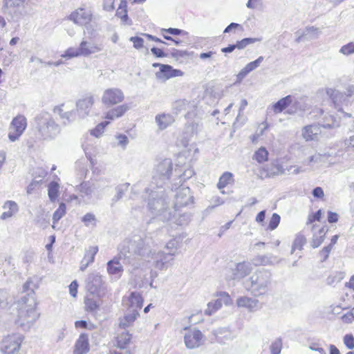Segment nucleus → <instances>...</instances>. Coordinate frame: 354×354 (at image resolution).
I'll list each match as a JSON object with an SVG mask.
<instances>
[{"instance_id": "1", "label": "nucleus", "mask_w": 354, "mask_h": 354, "mask_svg": "<svg viewBox=\"0 0 354 354\" xmlns=\"http://www.w3.org/2000/svg\"><path fill=\"white\" fill-rule=\"evenodd\" d=\"M151 252L149 246V239L146 241L138 235L133 236L131 239L125 240L119 246L118 257H114L107 263V272L110 274L121 276L123 272V264L128 265V271L131 274V279L134 280L136 286L141 288L143 282H139L145 277V268L147 267L145 256Z\"/></svg>"}, {"instance_id": "2", "label": "nucleus", "mask_w": 354, "mask_h": 354, "mask_svg": "<svg viewBox=\"0 0 354 354\" xmlns=\"http://www.w3.org/2000/svg\"><path fill=\"white\" fill-rule=\"evenodd\" d=\"M172 161L165 158L160 162L156 169L149 187L145 189L149 193L148 208L152 214L161 216L164 221L175 218V214L168 207V203L165 196V186L172 173Z\"/></svg>"}, {"instance_id": "3", "label": "nucleus", "mask_w": 354, "mask_h": 354, "mask_svg": "<svg viewBox=\"0 0 354 354\" xmlns=\"http://www.w3.org/2000/svg\"><path fill=\"white\" fill-rule=\"evenodd\" d=\"M32 283L30 281H26L24 286V290H31V292L21 297L18 301V314L16 324L22 328L23 330H28L39 317L37 312L35 292L33 288L30 287Z\"/></svg>"}, {"instance_id": "4", "label": "nucleus", "mask_w": 354, "mask_h": 354, "mask_svg": "<svg viewBox=\"0 0 354 354\" xmlns=\"http://www.w3.org/2000/svg\"><path fill=\"white\" fill-rule=\"evenodd\" d=\"M272 274L266 269L257 270L252 276L243 282L245 289L254 297L265 295L271 284Z\"/></svg>"}, {"instance_id": "5", "label": "nucleus", "mask_w": 354, "mask_h": 354, "mask_svg": "<svg viewBox=\"0 0 354 354\" xmlns=\"http://www.w3.org/2000/svg\"><path fill=\"white\" fill-rule=\"evenodd\" d=\"M35 127L44 140L54 139L61 132L60 126L48 113H41L35 118Z\"/></svg>"}, {"instance_id": "6", "label": "nucleus", "mask_w": 354, "mask_h": 354, "mask_svg": "<svg viewBox=\"0 0 354 354\" xmlns=\"http://www.w3.org/2000/svg\"><path fill=\"white\" fill-rule=\"evenodd\" d=\"M147 238L149 239V246L151 250V252H150L148 256L145 257V261H149L150 259H153L154 261L155 266L157 268L160 270L164 269L166 263L172 260V257L175 254L177 249V242L175 240L169 241L167 244L166 248L170 250L167 253H165L161 251L156 252L155 249L152 248V245H153L154 242L151 236L145 235L144 238L142 237L144 241H146Z\"/></svg>"}, {"instance_id": "7", "label": "nucleus", "mask_w": 354, "mask_h": 354, "mask_svg": "<svg viewBox=\"0 0 354 354\" xmlns=\"http://www.w3.org/2000/svg\"><path fill=\"white\" fill-rule=\"evenodd\" d=\"M26 0H3L2 12L8 16L10 20L18 22L26 15L27 10L25 7Z\"/></svg>"}, {"instance_id": "8", "label": "nucleus", "mask_w": 354, "mask_h": 354, "mask_svg": "<svg viewBox=\"0 0 354 354\" xmlns=\"http://www.w3.org/2000/svg\"><path fill=\"white\" fill-rule=\"evenodd\" d=\"M24 338L19 333L6 336L0 342V351L3 354H15L19 351Z\"/></svg>"}, {"instance_id": "9", "label": "nucleus", "mask_w": 354, "mask_h": 354, "mask_svg": "<svg viewBox=\"0 0 354 354\" xmlns=\"http://www.w3.org/2000/svg\"><path fill=\"white\" fill-rule=\"evenodd\" d=\"M335 106L340 111L342 106H348L354 100V90H327Z\"/></svg>"}, {"instance_id": "10", "label": "nucleus", "mask_w": 354, "mask_h": 354, "mask_svg": "<svg viewBox=\"0 0 354 354\" xmlns=\"http://www.w3.org/2000/svg\"><path fill=\"white\" fill-rule=\"evenodd\" d=\"M27 127L26 118L22 115L14 118L9 126L8 138L11 142H15L23 134Z\"/></svg>"}, {"instance_id": "11", "label": "nucleus", "mask_w": 354, "mask_h": 354, "mask_svg": "<svg viewBox=\"0 0 354 354\" xmlns=\"http://www.w3.org/2000/svg\"><path fill=\"white\" fill-rule=\"evenodd\" d=\"M194 203V197L191 194L190 189L188 187H182L178 189L175 196V202L174 205V214L175 216L179 208L192 205Z\"/></svg>"}, {"instance_id": "12", "label": "nucleus", "mask_w": 354, "mask_h": 354, "mask_svg": "<svg viewBox=\"0 0 354 354\" xmlns=\"http://www.w3.org/2000/svg\"><path fill=\"white\" fill-rule=\"evenodd\" d=\"M252 271V267L248 262H241L236 263L234 268L229 270L226 274V279L239 281L248 276Z\"/></svg>"}, {"instance_id": "13", "label": "nucleus", "mask_w": 354, "mask_h": 354, "mask_svg": "<svg viewBox=\"0 0 354 354\" xmlns=\"http://www.w3.org/2000/svg\"><path fill=\"white\" fill-rule=\"evenodd\" d=\"M205 336L198 329L189 330L184 336V342L186 347L194 349L201 346L205 342Z\"/></svg>"}, {"instance_id": "14", "label": "nucleus", "mask_w": 354, "mask_h": 354, "mask_svg": "<svg viewBox=\"0 0 354 354\" xmlns=\"http://www.w3.org/2000/svg\"><path fill=\"white\" fill-rule=\"evenodd\" d=\"M122 302L128 310H136L138 312L142 307L143 299L139 292H131L128 297L123 298Z\"/></svg>"}, {"instance_id": "15", "label": "nucleus", "mask_w": 354, "mask_h": 354, "mask_svg": "<svg viewBox=\"0 0 354 354\" xmlns=\"http://www.w3.org/2000/svg\"><path fill=\"white\" fill-rule=\"evenodd\" d=\"M124 99V95L121 90H105L102 100L108 106L120 102Z\"/></svg>"}, {"instance_id": "16", "label": "nucleus", "mask_w": 354, "mask_h": 354, "mask_svg": "<svg viewBox=\"0 0 354 354\" xmlns=\"http://www.w3.org/2000/svg\"><path fill=\"white\" fill-rule=\"evenodd\" d=\"M88 55V45L86 41H82L78 48H68L61 57L71 59L79 56H86Z\"/></svg>"}, {"instance_id": "17", "label": "nucleus", "mask_w": 354, "mask_h": 354, "mask_svg": "<svg viewBox=\"0 0 354 354\" xmlns=\"http://www.w3.org/2000/svg\"><path fill=\"white\" fill-rule=\"evenodd\" d=\"M312 231L313 232V237L310 242V245L313 248H317L324 242L328 229L324 226L319 227L314 225L312 227Z\"/></svg>"}, {"instance_id": "18", "label": "nucleus", "mask_w": 354, "mask_h": 354, "mask_svg": "<svg viewBox=\"0 0 354 354\" xmlns=\"http://www.w3.org/2000/svg\"><path fill=\"white\" fill-rule=\"evenodd\" d=\"M183 72L178 69L174 68L169 64L161 65V68L156 73L158 79H169L171 77L181 76Z\"/></svg>"}, {"instance_id": "19", "label": "nucleus", "mask_w": 354, "mask_h": 354, "mask_svg": "<svg viewBox=\"0 0 354 354\" xmlns=\"http://www.w3.org/2000/svg\"><path fill=\"white\" fill-rule=\"evenodd\" d=\"M69 19L76 24L84 26L87 29V24H88V12L83 8L77 9L76 11L71 13Z\"/></svg>"}, {"instance_id": "20", "label": "nucleus", "mask_w": 354, "mask_h": 354, "mask_svg": "<svg viewBox=\"0 0 354 354\" xmlns=\"http://www.w3.org/2000/svg\"><path fill=\"white\" fill-rule=\"evenodd\" d=\"M83 150L86 155V158L80 159L76 162L75 167L77 172V176L80 180L85 178L87 174V160H88V145L86 142H83L82 145Z\"/></svg>"}, {"instance_id": "21", "label": "nucleus", "mask_w": 354, "mask_h": 354, "mask_svg": "<svg viewBox=\"0 0 354 354\" xmlns=\"http://www.w3.org/2000/svg\"><path fill=\"white\" fill-rule=\"evenodd\" d=\"M88 352V337L86 333H82L75 342L73 354H86Z\"/></svg>"}, {"instance_id": "22", "label": "nucleus", "mask_w": 354, "mask_h": 354, "mask_svg": "<svg viewBox=\"0 0 354 354\" xmlns=\"http://www.w3.org/2000/svg\"><path fill=\"white\" fill-rule=\"evenodd\" d=\"M189 104L192 106L193 105L194 108H187V110L185 111V118L188 120H193L194 118L201 119L204 112L201 110V106L198 105V102L195 100H192L189 101Z\"/></svg>"}, {"instance_id": "23", "label": "nucleus", "mask_w": 354, "mask_h": 354, "mask_svg": "<svg viewBox=\"0 0 354 354\" xmlns=\"http://www.w3.org/2000/svg\"><path fill=\"white\" fill-rule=\"evenodd\" d=\"M259 301L257 299L249 297H241L237 299L236 304L239 307L245 308L250 311H254L258 309Z\"/></svg>"}, {"instance_id": "24", "label": "nucleus", "mask_w": 354, "mask_h": 354, "mask_svg": "<svg viewBox=\"0 0 354 354\" xmlns=\"http://www.w3.org/2000/svg\"><path fill=\"white\" fill-rule=\"evenodd\" d=\"M263 56H260L256 60L246 64L236 75V81H241L248 73L258 68L263 61Z\"/></svg>"}, {"instance_id": "25", "label": "nucleus", "mask_w": 354, "mask_h": 354, "mask_svg": "<svg viewBox=\"0 0 354 354\" xmlns=\"http://www.w3.org/2000/svg\"><path fill=\"white\" fill-rule=\"evenodd\" d=\"M14 304V297L6 288H0V310H8Z\"/></svg>"}, {"instance_id": "26", "label": "nucleus", "mask_w": 354, "mask_h": 354, "mask_svg": "<svg viewBox=\"0 0 354 354\" xmlns=\"http://www.w3.org/2000/svg\"><path fill=\"white\" fill-rule=\"evenodd\" d=\"M321 133L320 127L315 124L306 126L302 130V136L306 141L314 140Z\"/></svg>"}, {"instance_id": "27", "label": "nucleus", "mask_w": 354, "mask_h": 354, "mask_svg": "<svg viewBox=\"0 0 354 354\" xmlns=\"http://www.w3.org/2000/svg\"><path fill=\"white\" fill-rule=\"evenodd\" d=\"M103 281L102 277L98 274H93L92 280L90 281V294L100 295V292L103 290Z\"/></svg>"}, {"instance_id": "28", "label": "nucleus", "mask_w": 354, "mask_h": 354, "mask_svg": "<svg viewBox=\"0 0 354 354\" xmlns=\"http://www.w3.org/2000/svg\"><path fill=\"white\" fill-rule=\"evenodd\" d=\"M3 208L6 209V211L3 212L1 215L0 218L2 220H6L7 218L12 217L19 211L18 205L15 202L12 201H6L4 203Z\"/></svg>"}, {"instance_id": "29", "label": "nucleus", "mask_w": 354, "mask_h": 354, "mask_svg": "<svg viewBox=\"0 0 354 354\" xmlns=\"http://www.w3.org/2000/svg\"><path fill=\"white\" fill-rule=\"evenodd\" d=\"M159 129H165L174 122L173 116L169 113L158 114L155 118Z\"/></svg>"}, {"instance_id": "30", "label": "nucleus", "mask_w": 354, "mask_h": 354, "mask_svg": "<svg viewBox=\"0 0 354 354\" xmlns=\"http://www.w3.org/2000/svg\"><path fill=\"white\" fill-rule=\"evenodd\" d=\"M122 331L115 337V345L120 349L127 348V346L130 343L131 339V335L125 330V329H121Z\"/></svg>"}, {"instance_id": "31", "label": "nucleus", "mask_w": 354, "mask_h": 354, "mask_svg": "<svg viewBox=\"0 0 354 354\" xmlns=\"http://www.w3.org/2000/svg\"><path fill=\"white\" fill-rule=\"evenodd\" d=\"M285 173L283 167L280 165H273L270 167H266L261 171V175L266 178H270L275 176L283 174Z\"/></svg>"}, {"instance_id": "32", "label": "nucleus", "mask_w": 354, "mask_h": 354, "mask_svg": "<svg viewBox=\"0 0 354 354\" xmlns=\"http://www.w3.org/2000/svg\"><path fill=\"white\" fill-rule=\"evenodd\" d=\"M64 104L57 106L54 108L53 111L55 113L59 115L60 118L63 120L64 124H67L71 123V122L75 120L76 112L74 111H66L63 112L62 107L64 106Z\"/></svg>"}, {"instance_id": "33", "label": "nucleus", "mask_w": 354, "mask_h": 354, "mask_svg": "<svg viewBox=\"0 0 354 354\" xmlns=\"http://www.w3.org/2000/svg\"><path fill=\"white\" fill-rule=\"evenodd\" d=\"M295 97L290 95L283 97L273 105L274 111L275 113H281L292 102H295Z\"/></svg>"}, {"instance_id": "34", "label": "nucleus", "mask_w": 354, "mask_h": 354, "mask_svg": "<svg viewBox=\"0 0 354 354\" xmlns=\"http://www.w3.org/2000/svg\"><path fill=\"white\" fill-rule=\"evenodd\" d=\"M138 315L139 313L137 312L136 310H128V313L124 315V318L120 320V328L125 329L134 322Z\"/></svg>"}, {"instance_id": "35", "label": "nucleus", "mask_w": 354, "mask_h": 354, "mask_svg": "<svg viewBox=\"0 0 354 354\" xmlns=\"http://www.w3.org/2000/svg\"><path fill=\"white\" fill-rule=\"evenodd\" d=\"M129 109L127 105L123 104L118 106L110 111H109L105 115V118L107 120H113L115 118H120L124 113Z\"/></svg>"}, {"instance_id": "36", "label": "nucleus", "mask_w": 354, "mask_h": 354, "mask_svg": "<svg viewBox=\"0 0 354 354\" xmlns=\"http://www.w3.org/2000/svg\"><path fill=\"white\" fill-rule=\"evenodd\" d=\"M194 108V106L189 104V101L187 100H178L175 101L172 104V113L174 114L178 115L179 113H183L187 110V108Z\"/></svg>"}, {"instance_id": "37", "label": "nucleus", "mask_w": 354, "mask_h": 354, "mask_svg": "<svg viewBox=\"0 0 354 354\" xmlns=\"http://www.w3.org/2000/svg\"><path fill=\"white\" fill-rule=\"evenodd\" d=\"M214 335L219 342H224L225 340L231 339L232 338V333L227 327L219 328L213 331Z\"/></svg>"}, {"instance_id": "38", "label": "nucleus", "mask_w": 354, "mask_h": 354, "mask_svg": "<svg viewBox=\"0 0 354 354\" xmlns=\"http://www.w3.org/2000/svg\"><path fill=\"white\" fill-rule=\"evenodd\" d=\"M275 257L272 255H259L252 259V263L256 266H268L274 264Z\"/></svg>"}, {"instance_id": "39", "label": "nucleus", "mask_w": 354, "mask_h": 354, "mask_svg": "<svg viewBox=\"0 0 354 354\" xmlns=\"http://www.w3.org/2000/svg\"><path fill=\"white\" fill-rule=\"evenodd\" d=\"M77 111L76 113L81 118H84L88 115L87 108L88 107V100L83 99L80 100L76 103Z\"/></svg>"}, {"instance_id": "40", "label": "nucleus", "mask_w": 354, "mask_h": 354, "mask_svg": "<svg viewBox=\"0 0 354 354\" xmlns=\"http://www.w3.org/2000/svg\"><path fill=\"white\" fill-rule=\"evenodd\" d=\"M233 175L232 173L226 171L224 172L219 178L217 187L219 189L225 187L227 185L233 183Z\"/></svg>"}, {"instance_id": "41", "label": "nucleus", "mask_w": 354, "mask_h": 354, "mask_svg": "<svg viewBox=\"0 0 354 354\" xmlns=\"http://www.w3.org/2000/svg\"><path fill=\"white\" fill-rule=\"evenodd\" d=\"M268 158V151L264 147H261L258 150H257L252 156V159L260 164L267 161Z\"/></svg>"}, {"instance_id": "42", "label": "nucleus", "mask_w": 354, "mask_h": 354, "mask_svg": "<svg viewBox=\"0 0 354 354\" xmlns=\"http://www.w3.org/2000/svg\"><path fill=\"white\" fill-rule=\"evenodd\" d=\"M222 307L221 299H216L214 301L209 302L207 308L205 310V314L212 315Z\"/></svg>"}, {"instance_id": "43", "label": "nucleus", "mask_w": 354, "mask_h": 354, "mask_svg": "<svg viewBox=\"0 0 354 354\" xmlns=\"http://www.w3.org/2000/svg\"><path fill=\"white\" fill-rule=\"evenodd\" d=\"M324 128H335L339 126V122L333 115L326 116L321 124Z\"/></svg>"}, {"instance_id": "44", "label": "nucleus", "mask_w": 354, "mask_h": 354, "mask_svg": "<svg viewBox=\"0 0 354 354\" xmlns=\"http://www.w3.org/2000/svg\"><path fill=\"white\" fill-rule=\"evenodd\" d=\"M48 194L50 201H55L59 194V185L56 182H51L48 188Z\"/></svg>"}, {"instance_id": "45", "label": "nucleus", "mask_w": 354, "mask_h": 354, "mask_svg": "<svg viewBox=\"0 0 354 354\" xmlns=\"http://www.w3.org/2000/svg\"><path fill=\"white\" fill-rule=\"evenodd\" d=\"M201 125H202L201 123L198 120L192 122V123H190L189 124H187L186 125V131H187V133H189V135H187L186 136V138L189 139L190 137L193 136L194 134L197 133L198 131H199Z\"/></svg>"}, {"instance_id": "46", "label": "nucleus", "mask_w": 354, "mask_h": 354, "mask_svg": "<svg viewBox=\"0 0 354 354\" xmlns=\"http://www.w3.org/2000/svg\"><path fill=\"white\" fill-rule=\"evenodd\" d=\"M109 121H104L98 124L93 130L90 131V135L95 138H100L104 132L105 127L109 124Z\"/></svg>"}, {"instance_id": "47", "label": "nucleus", "mask_w": 354, "mask_h": 354, "mask_svg": "<svg viewBox=\"0 0 354 354\" xmlns=\"http://www.w3.org/2000/svg\"><path fill=\"white\" fill-rule=\"evenodd\" d=\"M261 41V38L246 37L240 41H237L236 43V45L237 49L242 50V49H244L246 46H248L250 44H252L257 41Z\"/></svg>"}, {"instance_id": "48", "label": "nucleus", "mask_w": 354, "mask_h": 354, "mask_svg": "<svg viewBox=\"0 0 354 354\" xmlns=\"http://www.w3.org/2000/svg\"><path fill=\"white\" fill-rule=\"evenodd\" d=\"M66 214V205L61 203L53 215V223H57Z\"/></svg>"}, {"instance_id": "49", "label": "nucleus", "mask_w": 354, "mask_h": 354, "mask_svg": "<svg viewBox=\"0 0 354 354\" xmlns=\"http://www.w3.org/2000/svg\"><path fill=\"white\" fill-rule=\"evenodd\" d=\"M329 157H330V154L329 153H317L310 157L309 163H325L327 162V160Z\"/></svg>"}, {"instance_id": "50", "label": "nucleus", "mask_w": 354, "mask_h": 354, "mask_svg": "<svg viewBox=\"0 0 354 354\" xmlns=\"http://www.w3.org/2000/svg\"><path fill=\"white\" fill-rule=\"evenodd\" d=\"M130 184L128 183L119 185L116 187L117 194L113 198V201H118L122 198L124 193L127 192Z\"/></svg>"}, {"instance_id": "51", "label": "nucleus", "mask_w": 354, "mask_h": 354, "mask_svg": "<svg viewBox=\"0 0 354 354\" xmlns=\"http://www.w3.org/2000/svg\"><path fill=\"white\" fill-rule=\"evenodd\" d=\"M305 243V237L302 235L297 236L292 243L291 253L292 254L297 249L301 250Z\"/></svg>"}, {"instance_id": "52", "label": "nucleus", "mask_w": 354, "mask_h": 354, "mask_svg": "<svg viewBox=\"0 0 354 354\" xmlns=\"http://www.w3.org/2000/svg\"><path fill=\"white\" fill-rule=\"evenodd\" d=\"M161 32H166L167 34H170L171 35H183L185 36L188 35V32L184 30L176 28H162L160 30Z\"/></svg>"}, {"instance_id": "53", "label": "nucleus", "mask_w": 354, "mask_h": 354, "mask_svg": "<svg viewBox=\"0 0 354 354\" xmlns=\"http://www.w3.org/2000/svg\"><path fill=\"white\" fill-rule=\"evenodd\" d=\"M282 348V340L276 339L270 345L271 354H280Z\"/></svg>"}, {"instance_id": "54", "label": "nucleus", "mask_w": 354, "mask_h": 354, "mask_svg": "<svg viewBox=\"0 0 354 354\" xmlns=\"http://www.w3.org/2000/svg\"><path fill=\"white\" fill-rule=\"evenodd\" d=\"M318 32V28H315L314 26L307 27L306 29L302 32V33L295 39V41L297 43H299L302 41H304L306 39V37L311 33V32Z\"/></svg>"}, {"instance_id": "55", "label": "nucleus", "mask_w": 354, "mask_h": 354, "mask_svg": "<svg viewBox=\"0 0 354 354\" xmlns=\"http://www.w3.org/2000/svg\"><path fill=\"white\" fill-rule=\"evenodd\" d=\"M339 53L344 55H350L354 53V42H349L341 47Z\"/></svg>"}, {"instance_id": "56", "label": "nucleus", "mask_w": 354, "mask_h": 354, "mask_svg": "<svg viewBox=\"0 0 354 354\" xmlns=\"http://www.w3.org/2000/svg\"><path fill=\"white\" fill-rule=\"evenodd\" d=\"M280 216L277 213H274L270 220L268 228L273 230L277 227L280 222Z\"/></svg>"}, {"instance_id": "57", "label": "nucleus", "mask_w": 354, "mask_h": 354, "mask_svg": "<svg viewBox=\"0 0 354 354\" xmlns=\"http://www.w3.org/2000/svg\"><path fill=\"white\" fill-rule=\"evenodd\" d=\"M344 344L348 349L354 348V337L352 334H346L344 335Z\"/></svg>"}, {"instance_id": "58", "label": "nucleus", "mask_w": 354, "mask_h": 354, "mask_svg": "<svg viewBox=\"0 0 354 354\" xmlns=\"http://www.w3.org/2000/svg\"><path fill=\"white\" fill-rule=\"evenodd\" d=\"M129 41L133 42V47L136 49H140L143 47L144 39L138 36L131 37L129 39Z\"/></svg>"}, {"instance_id": "59", "label": "nucleus", "mask_w": 354, "mask_h": 354, "mask_svg": "<svg viewBox=\"0 0 354 354\" xmlns=\"http://www.w3.org/2000/svg\"><path fill=\"white\" fill-rule=\"evenodd\" d=\"M331 250L332 248H330V246L327 245L323 248V249L321 251H319V255L321 258L322 262L325 261L328 259Z\"/></svg>"}, {"instance_id": "60", "label": "nucleus", "mask_w": 354, "mask_h": 354, "mask_svg": "<svg viewBox=\"0 0 354 354\" xmlns=\"http://www.w3.org/2000/svg\"><path fill=\"white\" fill-rule=\"evenodd\" d=\"M115 137L118 140V145L121 146L123 149H125L129 143V139L127 136L124 134H118Z\"/></svg>"}, {"instance_id": "61", "label": "nucleus", "mask_w": 354, "mask_h": 354, "mask_svg": "<svg viewBox=\"0 0 354 354\" xmlns=\"http://www.w3.org/2000/svg\"><path fill=\"white\" fill-rule=\"evenodd\" d=\"M189 55L187 50H181L176 48H173L171 53V55L172 57L178 58V57H184Z\"/></svg>"}, {"instance_id": "62", "label": "nucleus", "mask_w": 354, "mask_h": 354, "mask_svg": "<svg viewBox=\"0 0 354 354\" xmlns=\"http://www.w3.org/2000/svg\"><path fill=\"white\" fill-rule=\"evenodd\" d=\"M322 210L319 209L315 214H313L312 215H309L308 221H307V224H310V223H313L315 221H319L322 217Z\"/></svg>"}, {"instance_id": "63", "label": "nucleus", "mask_w": 354, "mask_h": 354, "mask_svg": "<svg viewBox=\"0 0 354 354\" xmlns=\"http://www.w3.org/2000/svg\"><path fill=\"white\" fill-rule=\"evenodd\" d=\"M115 0H103V9L107 12L112 11L115 9Z\"/></svg>"}, {"instance_id": "64", "label": "nucleus", "mask_w": 354, "mask_h": 354, "mask_svg": "<svg viewBox=\"0 0 354 354\" xmlns=\"http://www.w3.org/2000/svg\"><path fill=\"white\" fill-rule=\"evenodd\" d=\"M151 52L154 56L158 58L165 57L167 56V55L164 53L161 48L157 47H152L151 48Z\"/></svg>"}]
</instances>
